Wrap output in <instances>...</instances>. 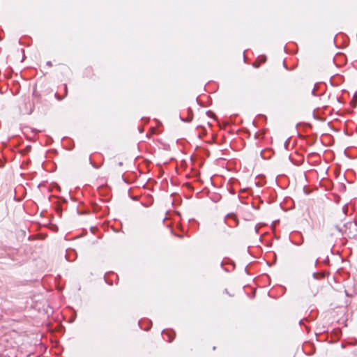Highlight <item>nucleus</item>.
<instances>
[{
  "label": "nucleus",
  "instance_id": "5",
  "mask_svg": "<svg viewBox=\"0 0 357 357\" xmlns=\"http://www.w3.org/2000/svg\"><path fill=\"white\" fill-rule=\"evenodd\" d=\"M167 335H168V336L169 337V342H172V340H173V337H170L169 333H167Z\"/></svg>",
  "mask_w": 357,
  "mask_h": 357
},
{
  "label": "nucleus",
  "instance_id": "8",
  "mask_svg": "<svg viewBox=\"0 0 357 357\" xmlns=\"http://www.w3.org/2000/svg\"><path fill=\"white\" fill-rule=\"evenodd\" d=\"M315 91H316L315 89H313V90L312 91V95L315 96Z\"/></svg>",
  "mask_w": 357,
  "mask_h": 357
},
{
  "label": "nucleus",
  "instance_id": "7",
  "mask_svg": "<svg viewBox=\"0 0 357 357\" xmlns=\"http://www.w3.org/2000/svg\"><path fill=\"white\" fill-rule=\"evenodd\" d=\"M65 91H66V96L67 95V93H68V89H67V86L65 85Z\"/></svg>",
  "mask_w": 357,
  "mask_h": 357
},
{
  "label": "nucleus",
  "instance_id": "9",
  "mask_svg": "<svg viewBox=\"0 0 357 357\" xmlns=\"http://www.w3.org/2000/svg\"><path fill=\"white\" fill-rule=\"evenodd\" d=\"M253 66L256 68L259 67V64H257V63H254Z\"/></svg>",
  "mask_w": 357,
  "mask_h": 357
},
{
  "label": "nucleus",
  "instance_id": "2",
  "mask_svg": "<svg viewBox=\"0 0 357 357\" xmlns=\"http://www.w3.org/2000/svg\"><path fill=\"white\" fill-rule=\"evenodd\" d=\"M192 116L191 117L188 118V119H181V120L185 122H190L192 121Z\"/></svg>",
  "mask_w": 357,
  "mask_h": 357
},
{
  "label": "nucleus",
  "instance_id": "11",
  "mask_svg": "<svg viewBox=\"0 0 357 357\" xmlns=\"http://www.w3.org/2000/svg\"><path fill=\"white\" fill-rule=\"evenodd\" d=\"M316 273H313V276L315 277Z\"/></svg>",
  "mask_w": 357,
  "mask_h": 357
},
{
  "label": "nucleus",
  "instance_id": "6",
  "mask_svg": "<svg viewBox=\"0 0 357 357\" xmlns=\"http://www.w3.org/2000/svg\"><path fill=\"white\" fill-rule=\"evenodd\" d=\"M47 65L48 66H52V62H51V61H47Z\"/></svg>",
  "mask_w": 357,
  "mask_h": 357
},
{
  "label": "nucleus",
  "instance_id": "10",
  "mask_svg": "<svg viewBox=\"0 0 357 357\" xmlns=\"http://www.w3.org/2000/svg\"><path fill=\"white\" fill-rule=\"evenodd\" d=\"M119 166H122V165H123V162H119Z\"/></svg>",
  "mask_w": 357,
  "mask_h": 357
},
{
  "label": "nucleus",
  "instance_id": "1",
  "mask_svg": "<svg viewBox=\"0 0 357 357\" xmlns=\"http://www.w3.org/2000/svg\"><path fill=\"white\" fill-rule=\"evenodd\" d=\"M227 219H232L235 222V225L234 226H237L238 225V220L237 219L236 215L234 213H231L227 214V216H226V220Z\"/></svg>",
  "mask_w": 357,
  "mask_h": 357
},
{
  "label": "nucleus",
  "instance_id": "4",
  "mask_svg": "<svg viewBox=\"0 0 357 357\" xmlns=\"http://www.w3.org/2000/svg\"><path fill=\"white\" fill-rule=\"evenodd\" d=\"M318 261V259H315L314 261H313V266L315 267L317 266V263Z\"/></svg>",
  "mask_w": 357,
  "mask_h": 357
},
{
  "label": "nucleus",
  "instance_id": "3",
  "mask_svg": "<svg viewBox=\"0 0 357 357\" xmlns=\"http://www.w3.org/2000/svg\"><path fill=\"white\" fill-rule=\"evenodd\" d=\"M55 97L57 98L58 100H62V98L59 96L57 93H55Z\"/></svg>",
  "mask_w": 357,
  "mask_h": 357
}]
</instances>
